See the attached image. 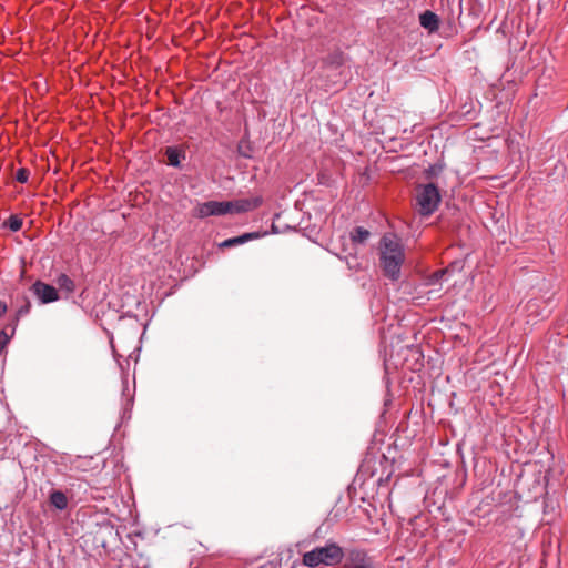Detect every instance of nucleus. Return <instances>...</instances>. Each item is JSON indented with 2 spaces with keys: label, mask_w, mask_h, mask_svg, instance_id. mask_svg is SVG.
Listing matches in <instances>:
<instances>
[{
  "label": "nucleus",
  "mask_w": 568,
  "mask_h": 568,
  "mask_svg": "<svg viewBox=\"0 0 568 568\" xmlns=\"http://www.w3.org/2000/svg\"><path fill=\"white\" fill-rule=\"evenodd\" d=\"M373 565L366 551L361 549H352L346 555L344 568H371Z\"/></svg>",
  "instance_id": "nucleus-6"
},
{
  "label": "nucleus",
  "mask_w": 568,
  "mask_h": 568,
  "mask_svg": "<svg viewBox=\"0 0 568 568\" xmlns=\"http://www.w3.org/2000/svg\"><path fill=\"white\" fill-rule=\"evenodd\" d=\"M57 283L61 290L67 291L68 293H73L75 290V284L71 277L67 274H60L57 278Z\"/></svg>",
  "instance_id": "nucleus-12"
},
{
  "label": "nucleus",
  "mask_w": 568,
  "mask_h": 568,
  "mask_svg": "<svg viewBox=\"0 0 568 568\" xmlns=\"http://www.w3.org/2000/svg\"><path fill=\"white\" fill-rule=\"evenodd\" d=\"M369 235V231L362 226H357L351 232V240L354 244H363L367 241Z\"/></svg>",
  "instance_id": "nucleus-11"
},
{
  "label": "nucleus",
  "mask_w": 568,
  "mask_h": 568,
  "mask_svg": "<svg viewBox=\"0 0 568 568\" xmlns=\"http://www.w3.org/2000/svg\"><path fill=\"white\" fill-rule=\"evenodd\" d=\"M230 207L229 213H244L258 207L262 204L261 197L240 199L226 201Z\"/></svg>",
  "instance_id": "nucleus-7"
},
{
  "label": "nucleus",
  "mask_w": 568,
  "mask_h": 568,
  "mask_svg": "<svg viewBox=\"0 0 568 568\" xmlns=\"http://www.w3.org/2000/svg\"><path fill=\"white\" fill-rule=\"evenodd\" d=\"M272 232L280 233V230L277 229V226H275V224H272Z\"/></svg>",
  "instance_id": "nucleus-22"
},
{
  "label": "nucleus",
  "mask_w": 568,
  "mask_h": 568,
  "mask_svg": "<svg viewBox=\"0 0 568 568\" xmlns=\"http://www.w3.org/2000/svg\"><path fill=\"white\" fill-rule=\"evenodd\" d=\"M371 568H377V567H375V566H372Z\"/></svg>",
  "instance_id": "nucleus-23"
},
{
  "label": "nucleus",
  "mask_w": 568,
  "mask_h": 568,
  "mask_svg": "<svg viewBox=\"0 0 568 568\" xmlns=\"http://www.w3.org/2000/svg\"><path fill=\"white\" fill-rule=\"evenodd\" d=\"M195 212L197 217L205 219L225 215L230 212V207L226 201H207L197 204Z\"/></svg>",
  "instance_id": "nucleus-4"
},
{
  "label": "nucleus",
  "mask_w": 568,
  "mask_h": 568,
  "mask_svg": "<svg viewBox=\"0 0 568 568\" xmlns=\"http://www.w3.org/2000/svg\"><path fill=\"white\" fill-rule=\"evenodd\" d=\"M344 558V550L335 542H327L325 546L315 547L303 555V564L292 566V568H303L304 566L315 568L320 565L334 566Z\"/></svg>",
  "instance_id": "nucleus-2"
},
{
  "label": "nucleus",
  "mask_w": 568,
  "mask_h": 568,
  "mask_svg": "<svg viewBox=\"0 0 568 568\" xmlns=\"http://www.w3.org/2000/svg\"><path fill=\"white\" fill-rule=\"evenodd\" d=\"M267 232H248V233H244L242 235H240L241 237V242L242 244L248 242V241H252V240H257V239H261L262 236L266 235Z\"/></svg>",
  "instance_id": "nucleus-15"
},
{
  "label": "nucleus",
  "mask_w": 568,
  "mask_h": 568,
  "mask_svg": "<svg viewBox=\"0 0 568 568\" xmlns=\"http://www.w3.org/2000/svg\"><path fill=\"white\" fill-rule=\"evenodd\" d=\"M6 225L13 232H18L22 227V220L18 215H11Z\"/></svg>",
  "instance_id": "nucleus-14"
},
{
  "label": "nucleus",
  "mask_w": 568,
  "mask_h": 568,
  "mask_svg": "<svg viewBox=\"0 0 568 568\" xmlns=\"http://www.w3.org/2000/svg\"><path fill=\"white\" fill-rule=\"evenodd\" d=\"M281 567V560L278 561H266L263 564H260L258 561L251 562L248 565H245L243 568H280Z\"/></svg>",
  "instance_id": "nucleus-13"
},
{
  "label": "nucleus",
  "mask_w": 568,
  "mask_h": 568,
  "mask_svg": "<svg viewBox=\"0 0 568 568\" xmlns=\"http://www.w3.org/2000/svg\"><path fill=\"white\" fill-rule=\"evenodd\" d=\"M241 244H242V242H241V237L239 235L235 237L226 239L225 241L220 243V247L226 248V247H232V246L241 245Z\"/></svg>",
  "instance_id": "nucleus-16"
},
{
  "label": "nucleus",
  "mask_w": 568,
  "mask_h": 568,
  "mask_svg": "<svg viewBox=\"0 0 568 568\" xmlns=\"http://www.w3.org/2000/svg\"><path fill=\"white\" fill-rule=\"evenodd\" d=\"M404 261L405 253L399 237L386 233L379 243V262L384 274L393 281L398 280Z\"/></svg>",
  "instance_id": "nucleus-1"
},
{
  "label": "nucleus",
  "mask_w": 568,
  "mask_h": 568,
  "mask_svg": "<svg viewBox=\"0 0 568 568\" xmlns=\"http://www.w3.org/2000/svg\"><path fill=\"white\" fill-rule=\"evenodd\" d=\"M416 203L422 215L428 216L433 214L440 203V194L437 186L433 183L419 186L416 194Z\"/></svg>",
  "instance_id": "nucleus-3"
},
{
  "label": "nucleus",
  "mask_w": 568,
  "mask_h": 568,
  "mask_svg": "<svg viewBox=\"0 0 568 568\" xmlns=\"http://www.w3.org/2000/svg\"><path fill=\"white\" fill-rule=\"evenodd\" d=\"M49 500L58 510H64L68 507V498L61 490H52L50 493Z\"/></svg>",
  "instance_id": "nucleus-9"
},
{
  "label": "nucleus",
  "mask_w": 568,
  "mask_h": 568,
  "mask_svg": "<svg viewBox=\"0 0 568 568\" xmlns=\"http://www.w3.org/2000/svg\"><path fill=\"white\" fill-rule=\"evenodd\" d=\"M8 311L7 303L4 301H0V316H3Z\"/></svg>",
  "instance_id": "nucleus-20"
},
{
  "label": "nucleus",
  "mask_w": 568,
  "mask_h": 568,
  "mask_svg": "<svg viewBox=\"0 0 568 568\" xmlns=\"http://www.w3.org/2000/svg\"><path fill=\"white\" fill-rule=\"evenodd\" d=\"M29 170L26 169V168H21L17 171L16 173V180L20 183H26L28 182V179H29Z\"/></svg>",
  "instance_id": "nucleus-17"
},
{
  "label": "nucleus",
  "mask_w": 568,
  "mask_h": 568,
  "mask_svg": "<svg viewBox=\"0 0 568 568\" xmlns=\"http://www.w3.org/2000/svg\"><path fill=\"white\" fill-rule=\"evenodd\" d=\"M446 273H447V270H440V271L435 272L430 278V282L435 283V282L439 281Z\"/></svg>",
  "instance_id": "nucleus-19"
},
{
  "label": "nucleus",
  "mask_w": 568,
  "mask_h": 568,
  "mask_svg": "<svg viewBox=\"0 0 568 568\" xmlns=\"http://www.w3.org/2000/svg\"><path fill=\"white\" fill-rule=\"evenodd\" d=\"M31 291L33 295L42 303L48 304L59 300L58 291L54 286L41 281L32 284Z\"/></svg>",
  "instance_id": "nucleus-5"
},
{
  "label": "nucleus",
  "mask_w": 568,
  "mask_h": 568,
  "mask_svg": "<svg viewBox=\"0 0 568 568\" xmlns=\"http://www.w3.org/2000/svg\"><path fill=\"white\" fill-rule=\"evenodd\" d=\"M419 22L423 28L429 32H435L439 28L438 16L429 10L425 11L419 16Z\"/></svg>",
  "instance_id": "nucleus-8"
},
{
  "label": "nucleus",
  "mask_w": 568,
  "mask_h": 568,
  "mask_svg": "<svg viewBox=\"0 0 568 568\" xmlns=\"http://www.w3.org/2000/svg\"><path fill=\"white\" fill-rule=\"evenodd\" d=\"M7 343H8V335L4 333V331H0V355L2 354Z\"/></svg>",
  "instance_id": "nucleus-18"
},
{
  "label": "nucleus",
  "mask_w": 568,
  "mask_h": 568,
  "mask_svg": "<svg viewBox=\"0 0 568 568\" xmlns=\"http://www.w3.org/2000/svg\"><path fill=\"white\" fill-rule=\"evenodd\" d=\"M30 305H27L26 307H21L18 313L19 315L27 314L29 312Z\"/></svg>",
  "instance_id": "nucleus-21"
},
{
  "label": "nucleus",
  "mask_w": 568,
  "mask_h": 568,
  "mask_svg": "<svg viewBox=\"0 0 568 568\" xmlns=\"http://www.w3.org/2000/svg\"><path fill=\"white\" fill-rule=\"evenodd\" d=\"M165 155L168 158V164L174 168H179L181 164V158H184V154L174 146L166 148Z\"/></svg>",
  "instance_id": "nucleus-10"
}]
</instances>
